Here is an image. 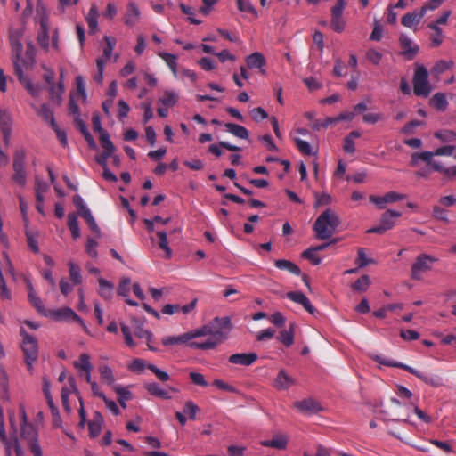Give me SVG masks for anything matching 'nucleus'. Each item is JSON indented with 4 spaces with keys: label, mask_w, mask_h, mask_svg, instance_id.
Returning <instances> with one entry per match:
<instances>
[{
    "label": "nucleus",
    "mask_w": 456,
    "mask_h": 456,
    "mask_svg": "<svg viewBox=\"0 0 456 456\" xmlns=\"http://www.w3.org/2000/svg\"><path fill=\"white\" fill-rule=\"evenodd\" d=\"M230 330L229 317H216L212 322L198 329L178 336L164 337L161 342L165 346L186 344L193 349H213L227 338Z\"/></svg>",
    "instance_id": "nucleus-1"
},
{
    "label": "nucleus",
    "mask_w": 456,
    "mask_h": 456,
    "mask_svg": "<svg viewBox=\"0 0 456 456\" xmlns=\"http://www.w3.org/2000/svg\"><path fill=\"white\" fill-rule=\"evenodd\" d=\"M23 33H24V30L22 28H16V29L10 30L9 39H10V44L12 46L14 73L17 76L20 82L24 85L26 89L32 94V96L37 97L39 95L40 87L35 86L25 77L24 72L21 69V64L20 62V54L22 53V51H23V45L21 42Z\"/></svg>",
    "instance_id": "nucleus-2"
},
{
    "label": "nucleus",
    "mask_w": 456,
    "mask_h": 456,
    "mask_svg": "<svg viewBox=\"0 0 456 456\" xmlns=\"http://www.w3.org/2000/svg\"><path fill=\"white\" fill-rule=\"evenodd\" d=\"M339 218L331 209L324 210L315 220L314 231L318 240H328L333 236L338 226L339 225Z\"/></svg>",
    "instance_id": "nucleus-3"
},
{
    "label": "nucleus",
    "mask_w": 456,
    "mask_h": 456,
    "mask_svg": "<svg viewBox=\"0 0 456 456\" xmlns=\"http://www.w3.org/2000/svg\"><path fill=\"white\" fill-rule=\"evenodd\" d=\"M36 20L40 25V29L37 33V42L42 48L48 50L50 46L49 43V19L46 13L45 7L39 0L37 5V15Z\"/></svg>",
    "instance_id": "nucleus-4"
},
{
    "label": "nucleus",
    "mask_w": 456,
    "mask_h": 456,
    "mask_svg": "<svg viewBox=\"0 0 456 456\" xmlns=\"http://www.w3.org/2000/svg\"><path fill=\"white\" fill-rule=\"evenodd\" d=\"M413 93L417 96L427 98L432 91L428 81V72L424 66H418L413 76Z\"/></svg>",
    "instance_id": "nucleus-5"
},
{
    "label": "nucleus",
    "mask_w": 456,
    "mask_h": 456,
    "mask_svg": "<svg viewBox=\"0 0 456 456\" xmlns=\"http://www.w3.org/2000/svg\"><path fill=\"white\" fill-rule=\"evenodd\" d=\"M20 335L22 336L21 348L25 356V362L28 368L31 369L38 356L37 341L33 336L27 333L23 328L20 329Z\"/></svg>",
    "instance_id": "nucleus-6"
},
{
    "label": "nucleus",
    "mask_w": 456,
    "mask_h": 456,
    "mask_svg": "<svg viewBox=\"0 0 456 456\" xmlns=\"http://www.w3.org/2000/svg\"><path fill=\"white\" fill-rule=\"evenodd\" d=\"M26 152L24 150H18L13 156L12 175V181L18 185L24 187L27 183V171L25 169Z\"/></svg>",
    "instance_id": "nucleus-7"
},
{
    "label": "nucleus",
    "mask_w": 456,
    "mask_h": 456,
    "mask_svg": "<svg viewBox=\"0 0 456 456\" xmlns=\"http://www.w3.org/2000/svg\"><path fill=\"white\" fill-rule=\"evenodd\" d=\"M438 259L428 254H420L417 256L415 262L411 265V277L415 281L423 279V273L432 269L433 265Z\"/></svg>",
    "instance_id": "nucleus-8"
},
{
    "label": "nucleus",
    "mask_w": 456,
    "mask_h": 456,
    "mask_svg": "<svg viewBox=\"0 0 456 456\" xmlns=\"http://www.w3.org/2000/svg\"><path fill=\"white\" fill-rule=\"evenodd\" d=\"M401 216L402 213L399 211L387 210L381 215L379 224L372 227V233L383 234L391 230L395 225L396 219Z\"/></svg>",
    "instance_id": "nucleus-9"
},
{
    "label": "nucleus",
    "mask_w": 456,
    "mask_h": 456,
    "mask_svg": "<svg viewBox=\"0 0 456 456\" xmlns=\"http://www.w3.org/2000/svg\"><path fill=\"white\" fill-rule=\"evenodd\" d=\"M20 436L28 441V446H31V443L34 441L38 444L37 434L31 423L28 422L26 411L23 407L20 409Z\"/></svg>",
    "instance_id": "nucleus-10"
},
{
    "label": "nucleus",
    "mask_w": 456,
    "mask_h": 456,
    "mask_svg": "<svg viewBox=\"0 0 456 456\" xmlns=\"http://www.w3.org/2000/svg\"><path fill=\"white\" fill-rule=\"evenodd\" d=\"M294 407L301 413L305 415L316 414L322 411V407L316 400L306 398L301 401H296Z\"/></svg>",
    "instance_id": "nucleus-11"
},
{
    "label": "nucleus",
    "mask_w": 456,
    "mask_h": 456,
    "mask_svg": "<svg viewBox=\"0 0 456 456\" xmlns=\"http://www.w3.org/2000/svg\"><path fill=\"white\" fill-rule=\"evenodd\" d=\"M404 199H406L405 194L398 193L396 191H388L383 196H372V204L379 209H384L387 205L393 204Z\"/></svg>",
    "instance_id": "nucleus-12"
},
{
    "label": "nucleus",
    "mask_w": 456,
    "mask_h": 456,
    "mask_svg": "<svg viewBox=\"0 0 456 456\" xmlns=\"http://www.w3.org/2000/svg\"><path fill=\"white\" fill-rule=\"evenodd\" d=\"M12 118L6 110L0 109V131L6 146L10 144L12 134Z\"/></svg>",
    "instance_id": "nucleus-13"
},
{
    "label": "nucleus",
    "mask_w": 456,
    "mask_h": 456,
    "mask_svg": "<svg viewBox=\"0 0 456 456\" xmlns=\"http://www.w3.org/2000/svg\"><path fill=\"white\" fill-rule=\"evenodd\" d=\"M48 315L53 317L55 320H72L80 323L84 328L86 325L83 320L69 307H64L53 311H50Z\"/></svg>",
    "instance_id": "nucleus-14"
},
{
    "label": "nucleus",
    "mask_w": 456,
    "mask_h": 456,
    "mask_svg": "<svg viewBox=\"0 0 456 456\" xmlns=\"http://www.w3.org/2000/svg\"><path fill=\"white\" fill-rule=\"evenodd\" d=\"M399 43L402 49V54L409 60L413 59L419 50V46L406 35H401Z\"/></svg>",
    "instance_id": "nucleus-15"
},
{
    "label": "nucleus",
    "mask_w": 456,
    "mask_h": 456,
    "mask_svg": "<svg viewBox=\"0 0 456 456\" xmlns=\"http://www.w3.org/2000/svg\"><path fill=\"white\" fill-rule=\"evenodd\" d=\"M256 353L233 354L230 355L228 361L232 364L250 366L257 360Z\"/></svg>",
    "instance_id": "nucleus-16"
},
{
    "label": "nucleus",
    "mask_w": 456,
    "mask_h": 456,
    "mask_svg": "<svg viewBox=\"0 0 456 456\" xmlns=\"http://www.w3.org/2000/svg\"><path fill=\"white\" fill-rule=\"evenodd\" d=\"M28 297L29 303L37 309V311L44 316H48L49 312L46 311L42 299L37 295L33 285L30 281L27 282Z\"/></svg>",
    "instance_id": "nucleus-17"
},
{
    "label": "nucleus",
    "mask_w": 456,
    "mask_h": 456,
    "mask_svg": "<svg viewBox=\"0 0 456 456\" xmlns=\"http://www.w3.org/2000/svg\"><path fill=\"white\" fill-rule=\"evenodd\" d=\"M287 297L295 303L300 304L309 314H313L314 313L315 308L304 293L300 291L288 292Z\"/></svg>",
    "instance_id": "nucleus-18"
},
{
    "label": "nucleus",
    "mask_w": 456,
    "mask_h": 456,
    "mask_svg": "<svg viewBox=\"0 0 456 456\" xmlns=\"http://www.w3.org/2000/svg\"><path fill=\"white\" fill-rule=\"evenodd\" d=\"M289 443L288 436L284 434L274 435L270 440H264L261 444L265 447H272L278 450L286 449Z\"/></svg>",
    "instance_id": "nucleus-19"
},
{
    "label": "nucleus",
    "mask_w": 456,
    "mask_h": 456,
    "mask_svg": "<svg viewBox=\"0 0 456 456\" xmlns=\"http://www.w3.org/2000/svg\"><path fill=\"white\" fill-rule=\"evenodd\" d=\"M141 12L134 2H129L126 7V13L124 22L128 27H133L139 20Z\"/></svg>",
    "instance_id": "nucleus-20"
},
{
    "label": "nucleus",
    "mask_w": 456,
    "mask_h": 456,
    "mask_svg": "<svg viewBox=\"0 0 456 456\" xmlns=\"http://www.w3.org/2000/svg\"><path fill=\"white\" fill-rule=\"evenodd\" d=\"M246 63L249 69H258L262 74H265L263 68L266 65V60L261 53L256 52L249 54L246 58Z\"/></svg>",
    "instance_id": "nucleus-21"
},
{
    "label": "nucleus",
    "mask_w": 456,
    "mask_h": 456,
    "mask_svg": "<svg viewBox=\"0 0 456 456\" xmlns=\"http://www.w3.org/2000/svg\"><path fill=\"white\" fill-rule=\"evenodd\" d=\"M295 384V380L284 370H281L274 380V387L278 390H286Z\"/></svg>",
    "instance_id": "nucleus-22"
},
{
    "label": "nucleus",
    "mask_w": 456,
    "mask_h": 456,
    "mask_svg": "<svg viewBox=\"0 0 456 456\" xmlns=\"http://www.w3.org/2000/svg\"><path fill=\"white\" fill-rule=\"evenodd\" d=\"M2 441L5 447V456H12V453L16 456H24L16 436H6V439Z\"/></svg>",
    "instance_id": "nucleus-23"
},
{
    "label": "nucleus",
    "mask_w": 456,
    "mask_h": 456,
    "mask_svg": "<svg viewBox=\"0 0 456 456\" xmlns=\"http://www.w3.org/2000/svg\"><path fill=\"white\" fill-rule=\"evenodd\" d=\"M424 17V11H414L404 14L402 18V24L407 28H412L419 24Z\"/></svg>",
    "instance_id": "nucleus-24"
},
{
    "label": "nucleus",
    "mask_w": 456,
    "mask_h": 456,
    "mask_svg": "<svg viewBox=\"0 0 456 456\" xmlns=\"http://www.w3.org/2000/svg\"><path fill=\"white\" fill-rule=\"evenodd\" d=\"M294 329L295 324L291 322L289 330H281L277 336V340L282 343L286 347H289L294 344Z\"/></svg>",
    "instance_id": "nucleus-25"
},
{
    "label": "nucleus",
    "mask_w": 456,
    "mask_h": 456,
    "mask_svg": "<svg viewBox=\"0 0 456 456\" xmlns=\"http://www.w3.org/2000/svg\"><path fill=\"white\" fill-rule=\"evenodd\" d=\"M37 114L43 118L44 121L49 124L51 127L56 126L53 111L48 104L43 103L39 109L37 110Z\"/></svg>",
    "instance_id": "nucleus-26"
},
{
    "label": "nucleus",
    "mask_w": 456,
    "mask_h": 456,
    "mask_svg": "<svg viewBox=\"0 0 456 456\" xmlns=\"http://www.w3.org/2000/svg\"><path fill=\"white\" fill-rule=\"evenodd\" d=\"M143 387L147 390V392L153 395L163 399H170L171 396L168 393L162 389L159 385L156 382L145 383Z\"/></svg>",
    "instance_id": "nucleus-27"
},
{
    "label": "nucleus",
    "mask_w": 456,
    "mask_h": 456,
    "mask_svg": "<svg viewBox=\"0 0 456 456\" xmlns=\"http://www.w3.org/2000/svg\"><path fill=\"white\" fill-rule=\"evenodd\" d=\"M224 126L227 132L240 139H248L249 136L248 129L240 125L225 123Z\"/></svg>",
    "instance_id": "nucleus-28"
},
{
    "label": "nucleus",
    "mask_w": 456,
    "mask_h": 456,
    "mask_svg": "<svg viewBox=\"0 0 456 456\" xmlns=\"http://www.w3.org/2000/svg\"><path fill=\"white\" fill-rule=\"evenodd\" d=\"M221 148L226 149L231 151H240L241 148L232 145L228 142L222 141L218 144H211L208 147V151L216 157H220L222 155Z\"/></svg>",
    "instance_id": "nucleus-29"
},
{
    "label": "nucleus",
    "mask_w": 456,
    "mask_h": 456,
    "mask_svg": "<svg viewBox=\"0 0 456 456\" xmlns=\"http://www.w3.org/2000/svg\"><path fill=\"white\" fill-rule=\"evenodd\" d=\"M35 55H36V48L32 45V43H28L27 45V50L25 53V57L22 58L20 56V62L21 64V69L32 67L35 63Z\"/></svg>",
    "instance_id": "nucleus-30"
},
{
    "label": "nucleus",
    "mask_w": 456,
    "mask_h": 456,
    "mask_svg": "<svg viewBox=\"0 0 456 456\" xmlns=\"http://www.w3.org/2000/svg\"><path fill=\"white\" fill-rule=\"evenodd\" d=\"M274 265L278 269L288 271L297 276L301 274L300 268L289 260L278 259L274 262Z\"/></svg>",
    "instance_id": "nucleus-31"
},
{
    "label": "nucleus",
    "mask_w": 456,
    "mask_h": 456,
    "mask_svg": "<svg viewBox=\"0 0 456 456\" xmlns=\"http://www.w3.org/2000/svg\"><path fill=\"white\" fill-rule=\"evenodd\" d=\"M408 372L411 373L412 375L416 376L422 381H424L427 384H429L433 387H437L440 385V378L430 376L428 374L423 373L412 367H410Z\"/></svg>",
    "instance_id": "nucleus-32"
},
{
    "label": "nucleus",
    "mask_w": 456,
    "mask_h": 456,
    "mask_svg": "<svg viewBox=\"0 0 456 456\" xmlns=\"http://www.w3.org/2000/svg\"><path fill=\"white\" fill-rule=\"evenodd\" d=\"M64 92V85L61 81L57 86H51L49 89L50 100L56 105H60L62 102V94Z\"/></svg>",
    "instance_id": "nucleus-33"
},
{
    "label": "nucleus",
    "mask_w": 456,
    "mask_h": 456,
    "mask_svg": "<svg viewBox=\"0 0 456 456\" xmlns=\"http://www.w3.org/2000/svg\"><path fill=\"white\" fill-rule=\"evenodd\" d=\"M99 294L104 299H110L113 295L114 285L103 278L98 280Z\"/></svg>",
    "instance_id": "nucleus-34"
},
{
    "label": "nucleus",
    "mask_w": 456,
    "mask_h": 456,
    "mask_svg": "<svg viewBox=\"0 0 456 456\" xmlns=\"http://www.w3.org/2000/svg\"><path fill=\"white\" fill-rule=\"evenodd\" d=\"M159 56L166 62L173 75L177 77V57L176 55L169 53H159Z\"/></svg>",
    "instance_id": "nucleus-35"
},
{
    "label": "nucleus",
    "mask_w": 456,
    "mask_h": 456,
    "mask_svg": "<svg viewBox=\"0 0 456 456\" xmlns=\"http://www.w3.org/2000/svg\"><path fill=\"white\" fill-rule=\"evenodd\" d=\"M361 134L358 131H353L344 139L343 150L346 153H354L355 151L354 139L359 138Z\"/></svg>",
    "instance_id": "nucleus-36"
},
{
    "label": "nucleus",
    "mask_w": 456,
    "mask_h": 456,
    "mask_svg": "<svg viewBox=\"0 0 456 456\" xmlns=\"http://www.w3.org/2000/svg\"><path fill=\"white\" fill-rule=\"evenodd\" d=\"M68 227L71 232L74 240L80 237V229L77 222V216L76 213H69L68 215Z\"/></svg>",
    "instance_id": "nucleus-37"
},
{
    "label": "nucleus",
    "mask_w": 456,
    "mask_h": 456,
    "mask_svg": "<svg viewBox=\"0 0 456 456\" xmlns=\"http://www.w3.org/2000/svg\"><path fill=\"white\" fill-rule=\"evenodd\" d=\"M134 335L139 338L146 339L148 348L151 351L157 352V348L151 345L153 335L150 330H145L142 326H137L134 330Z\"/></svg>",
    "instance_id": "nucleus-38"
},
{
    "label": "nucleus",
    "mask_w": 456,
    "mask_h": 456,
    "mask_svg": "<svg viewBox=\"0 0 456 456\" xmlns=\"http://www.w3.org/2000/svg\"><path fill=\"white\" fill-rule=\"evenodd\" d=\"M434 156V151L414 152L411 155V165L413 167L417 166L419 160H423L427 162L428 165H430V163L432 162V158Z\"/></svg>",
    "instance_id": "nucleus-39"
},
{
    "label": "nucleus",
    "mask_w": 456,
    "mask_h": 456,
    "mask_svg": "<svg viewBox=\"0 0 456 456\" xmlns=\"http://www.w3.org/2000/svg\"><path fill=\"white\" fill-rule=\"evenodd\" d=\"M98 10L97 7L94 4L91 6L88 14L86 16V21L88 24V28L90 32H94L97 29L98 26Z\"/></svg>",
    "instance_id": "nucleus-40"
},
{
    "label": "nucleus",
    "mask_w": 456,
    "mask_h": 456,
    "mask_svg": "<svg viewBox=\"0 0 456 456\" xmlns=\"http://www.w3.org/2000/svg\"><path fill=\"white\" fill-rule=\"evenodd\" d=\"M430 103L439 110H445L448 105L445 94L443 93L435 94L430 99Z\"/></svg>",
    "instance_id": "nucleus-41"
},
{
    "label": "nucleus",
    "mask_w": 456,
    "mask_h": 456,
    "mask_svg": "<svg viewBox=\"0 0 456 456\" xmlns=\"http://www.w3.org/2000/svg\"><path fill=\"white\" fill-rule=\"evenodd\" d=\"M74 367L79 371H91L93 366L90 362V356L87 354H82L78 362H74Z\"/></svg>",
    "instance_id": "nucleus-42"
},
{
    "label": "nucleus",
    "mask_w": 456,
    "mask_h": 456,
    "mask_svg": "<svg viewBox=\"0 0 456 456\" xmlns=\"http://www.w3.org/2000/svg\"><path fill=\"white\" fill-rule=\"evenodd\" d=\"M370 285V280L368 275H362L355 282L351 285L354 291L364 292L368 290Z\"/></svg>",
    "instance_id": "nucleus-43"
},
{
    "label": "nucleus",
    "mask_w": 456,
    "mask_h": 456,
    "mask_svg": "<svg viewBox=\"0 0 456 456\" xmlns=\"http://www.w3.org/2000/svg\"><path fill=\"white\" fill-rule=\"evenodd\" d=\"M157 236L159 238V247L166 252V257L170 258L172 250L168 246L167 232L165 231H159Z\"/></svg>",
    "instance_id": "nucleus-44"
},
{
    "label": "nucleus",
    "mask_w": 456,
    "mask_h": 456,
    "mask_svg": "<svg viewBox=\"0 0 456 456\" xmlns=\"http://www.w3.org/2000/svg\"><path fill=\"white\" fill-rule=\"evenodd\" d=\"M453 66V61H437L434 67L432 68L431 69V73L436 76V77H439L440 75H442L445 70L451 69L452 67Z\"/></svg>",
    "instance_id": "nucleus-45"
},
{
    "label": "nucleus",
    "mask_w": 456,
    "mask_h": 456,
    "mask_svg": "<svg viewBox=\"0 0 456 456\" xmlns=\"http://www.w3.org/2000/svg\"><path fill=\"white\" fill-rule=\"evenodd\" d=\"M99 140H100L101 146L103 149V151L104 152L107 151L109 153L113 154L116 148H115L114 144L112 143L108 132H102V134H100Z\"/></svg>",
    "instance_id": "nucleus-46"
},
{
    "label": "nucleus",
    "mask_w": 456,
    "mask_h": 456,
    "mask_svg": "<svg viewBox=\"0 0 456 456\" xmlns=\"http://www.w3.org/2000/svg\"><path fill=\"white\" fill-rule=\"evenodd\" d=\"M428 28L434 32L430 36V40L433 46H439L443 42V32L442 29L436 26V24H428Z\"/></svg>",
    "instance_id": "nucleus-47"
},
{
    "label": "nucleus",
    "mask_w": 456,
    "mask_h": 456,
    "mask_svg": "<svg viewBox=\"0 0 456 456\" xmlns=\"http://www.w3.org/2000/svg\"><path fill=\"white\" fill-rule=\"evenodd\" d=\"M69 276L74 285L80 284L82 282V275L80 267L73 262L69 263Z\"/></svg>",
    "instance_id": "nucleus-48"
},
{
    "label": "nucleus",
    "mask_w": 456,
    "mask_h": 456,
    "mask_svg": "<svg viewBox=\"0 0 456 456\" xmlns=\"http://www.w3.org/2000/svg\"><path fill=\"white\" fill-rule=\"evenodd\" d=\"M178 101V95L173 91L167 90L164 92L162 97L159 98V102L166 106H174Z\"/></svg>",
    "instance_id": "nucleus-49"
},
{
    "label": "nucleus",
    "mask_w": 456,
    "mask_h": 456,
    "mask_svg": "<svg viewBox=\"0 0 456 456\" xmlns=\"http://www.w3.org/2000/svg\"><path fill=\"white\" fill-rule=\"evenodd\" d=\"M236 3L240 12H248L257 17V12L249 0H236Z\"/></svg>",
    "instance_id": "nucleus-50"
},
{
    "label": "nucleus",
    "mask_w": 456,
    "mask_h": 456,
    "mask_svg": "<svg viewBox=\"0 0 456 456\" xmlns=\"http://www.w3.org/2000/svg\"><path fill=\"white\" fill-rule=\"evenodd\" d=\"M99 370L102 381L106 382L108 385L114 383L115 378L112 370L109 366L102 365L100 367Z\"/></svg>",
    "instance_id": "nucleus-51"
},
{
    "label": "nucleus",
    "mask_w": 456,
    "mask_h": 456,
    "mask_svg": "<svg viewBox=\"0 0 456 456\" xmlns=\"http://www.w3.org/2000/svg\"><path fill=\"white\" fill-rule=\"evenodd\" d=\"M147 369L150 370L156 376V378L161 382H167L170 379V376L167 371L160 370L159 368H158L156 365H154L152 363L147 365Z\"/></svg>",
    "instance_id": "nucleus-52"
},
{
    "label": "nucleus",
    "mask_w": 456,
    "mask_h": 456,
    "mask_svg": "<svg viewBox=\"0 0 456 456\" xmlns=\"http://www.w3.org/2000/svg\"><path fill=\"white\" fill-rule=\"evenodd\" d=\"M97 247L98 242L96 240L92 237H88L86 244V252L90 257L96 258L98 256Z\"/></svg>",
    "instance_id": "nucleus-53"
},
{
    "label": "nucleus",
    "mask_w": 456,
    "mask_h": 456,
    "mask_svg": "<svg viewBox=\"0 0 456 456\" xmlns=\"http://www.w3.org/2000/svg\"><path fill=\"white\" fill-rule=\"evenodd\" d=\"M375 360L383 364V365H386V366H390V367H396V368H399V369H403L406 371L409 370L410 367L409 365H406L403 362H395V361H393V360H389V359H382L380 356H376L375 357Z\"/></svg>",
    "instance_id": "nucleus-54"
},
{
    "label": "nucleus",
    "mask_w": 456,
    "mask_h": 456,
    "mask_svg": "<svg viewBox=\"0 0 456 456\" xmlns=\"http://www.w3.org/2000/svg\"><path fill=\"white\" fill-rule=\"evenodd\" d=\"M295 144L297 150L304 155L311 156L313 154V150L311 145L305 140L295 138Z\"/></svg>",
    "instance_id": "nucleus-55"
},
{
    "label": "nucleus",
    "mask_w": 456,
    "mask_h": 456,
    "mask_svg": "<svg viewBox=\"0 0 456 456\" xmlns=\"http://www.w3.org/2000/svg\"><path fill=\"white\" fill-rule=\"evenodd\" d=\"M435 137L443 142H450L456 138V133L450 130H441L435 133Z\"/></svg>",
    "instance_id": "nucleus-56"
},
{
    "label": "nucleus",
    "mask_w": 456,
    "mask_h": 456,
    "mask_svg": "<svg viewBox=\"0 0 456 456\" xmlns=\"http://www.w3.org/2000/svg\"><path fill=\"white\" fill-rule=\"evenodd\" d=\"M346 27V21L342 16H332L330 20V28L338 32L341 33L344 31Z\"/></svg>",
    "instance_id": "nucleus-57"
},
{
    "label": "nucleus",
    "mask_w": 456,
    "mask_h": 456,
    "mask_svg": "<svg viewBox=\"0 0 456 456\" xmlns=\"http://www.w3.org/2000/svg\"><path fill=\"white\" fill-rule=\"evenodd\" d=\"M200 411V408L192 401L185 402L183 413L189 416L190 419H195L196 414Z\"/></svg>",
    "instance_id": "nucleus-58"
},
{
    "label": "nucleus",
    "mask_w": 456,
    "mask_h": 456,
    "mask_svg": "<svg viewBox=\"0 0 456 456\" xmlns=\"http://www.w3.org/2000/svg\"><path fill=\"white\" fill-rule=\"evenodd\" d=\"M104 40L106 42V46L103 49L102 58H104L105 60H109L116 45V39L114 37L105 36Z\"/></svg>",
    "instance_id": "nucleus-59"
},
{
    "label": "nucleus",
    "mask_w": 456,
    "mask_h": 456,
    "mask_svg": "<svg viewBox=\"0 0 456 456\" xmlns=\"http://www.w3.org/2000/svg\"><path fill=\"white\" fill-rule=\"evenodd\" d=\"M150 363L140 358L134 359L131 364L129 365V369L133 372H142L145 368H147V365Z\"/></svg>",
    "instance_id": "nucleus-60"
},
{
    "label": "nucleus",
    "mask_w": 456,
    "mask_h": 456,
    "mask_svg": "<svg viewBox=\"0 0 456 456\" xmlns=\"http://www.w3.org/2000/svg\"><path fill=\"white\" fill-rule=\"evenodd\" d=\"M130 284L131 280L129 278L122 279L118 288V294L124 297H128L130 292Z\"/></svg>",
    "instance_id": "nucleus-61"
},
{
    "label": "nucleus",
    "mask_w": 456,
    "mask_h": 456,
    "mask_svg": "<svg viewBox=\"0 0 456 456\" xmlns=\"http://www.w3.org/2000/svg\"><path fill=\"white\" fill-rule=\"evenodd\" d=\"M116 392L117 394L119 395V398H118V403L119 404L123 407V408H126V401L129 400L130 397H131V393L129 390H127L126 388L125 387H117L116 388Z\"/></svg>",
    "instance_id": "nucleus-62"
},
{
    "label": "nucleus",
    "mask_w": 456,
    "mask_h": 456,
    "mask_svg": "<svg viewBox=\"0 0 456 456\" xmlns=\"http://www.w3.org/2000/svg\"><path fill=\"white\" fill-rule=\"evenodd\" d=\"M355 263L358 265V268H362L369 265L370 259L367 257L364 248H358L357 258L355 259Z\"/></svg>",
    "instance_id": "nucleus-63"
},
{
    "label": "nucleus",
    "mask_w": 456,
    "mask_h": 456,
    "mask_svg": "<svg viewBox=\"0 0 456 456\" xmlns=\"http://www.w3.org/2000/svg\"><path fill=\"white\" fill-rule=\"evenodd\" d=\"M302 256L307 260H309L313 265H319L321 263V258L316 254L315 249L308 248L302 253Z\"/></svg>",
    "instance_id": "nucleus-64"
}]
</instances>
